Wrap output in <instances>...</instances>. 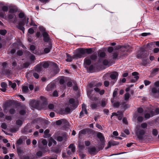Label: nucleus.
<instances>
[{
  "mask_svg": "<svg viewBox=\"0 0 159 159\" xmlns=\"http://www.w3.org/2000/svg\"><path fill=\"white\" fill-rule=\"evenodd\" d=\"M130 95L128 93H126L125 94V101L128 100L129 97H130Z\"/></svg>",
  "mask_w": 159,
  "mask_h": 159,
  "instance_id": "obj_43",
  "label": "nucleus"
},
{
  "mask_svg": "<svg viewBox=\"0 0 159 159\" xmlns=\"http://www.w3.org/2000/svg\"><path fill=\"white\" fill-rule=\"evenodd\" d=\"M69 103L71 105V106L74 108V109L76 108L78 106V104L75 103V100L73 98H70L69 100Z\"/></svg>",
  "mask_w": 159,
  "mask_h": 159,
  "instance_id": "obj_16",
  "label": "nucleus"
},
{
  "mask_svg": "<svg viewBox=\"0 0 159 159\" xmlns=\"http://www.w3.org/2000/svg\"><path fill=\"white\" fill-rule=\"evenodd\" d=\"M119 144V142L115 141L114 140L110 141L108 143L107 147L108 148H110L112 146H114L118 145Z\"/></svg>",
  "mask_w": 159,
  "mask_h": 159,
  "instance_id": "obj_18",
  "label": "nucleus"
},
{
  "mask_svg": "<svg viewBox=\"0 0 159 159\" xmlns=\"http://www.w3.org/2000/svg\"><path fill=\"white\" fill-rule=\"evenodd\" d=\"M51 47L46 48L44 49V52L45 53H49L51 49Z\"/></svg>",
  "mask_w": 159,
  "mask_h": 159,
  "instance_id": "obj_46",
  "label": "nucleus"
},
{
  "mask_svg": "<svg viewBox=\"0 0 159 159\" xmlns=\"http://www.w3.org/2000/svg\"><path fill=\"white\" fill-rule=\"evenodd\" d=\"M120 105V104L119 102H114L113 104V106L114 107L118 108Z\"/></svg>",
  "mask_w": 159,
  "mask_h": 159,
  "instance_id": "obj_59",
  "label": "nucleus"
},
{
  "mask_svg": "<svg viewBox=\"0 0 159 159\" xmlns=\"http://www.w3.org/2000/svg\"><path fill=\"white\" fill-rule=\"evenodd\" d=\"M19 157L20 159H31L28 156L22 155Z\"/></svg>",
  "mask_w": 159,
  "mask_h": 159,
  "instance_id": "obj_39",
  "label": "nucleus"
},
{
  "mask_svg": "<svg viewBox=\"0 0 159 159\" xmlns=\"http://www.w3.org/2000/svg\"><path fill=\"white\" fill-rule=\"evenodd\" d=\"M151 116L150 113H146L144 115V117L146 119H149Z\"/></svg>",
  "mask_w": 159,
  "mask_h": 159,
  "instance_id": "obj_63",
  "label": "nucleus"
},
{
  "mask_svg": "<svg viewBox=\"0 0 159 159\" xmlns=\"http://www.w3.org/2000/svg\"><path fill=\"white\" fill-rule=\"evenodd\" d=\"M26 107L25 105H22L20 107L19 114L21 116H24L26 114Z\"/></svg>",
  "mask_w": 159,
  "mask_h": 159,
  "instance_id": "obj_14",
  "label": "nucleus"
},
{
  "mask_svg": "<svg viewBox=\"0 0 159 159\" xmlns=\"http://www.w3.org/2000/svg\"><path fill=\"white\" fill-rule=\"evenodd\" d=\"M106 55L105 53L104 52H102L99 54V56L100 57H103Z\"/></svg>",
  "mask_w": 159,
  "mask_h": 159,
  "instance_id": "obj_57",
  "label": "nucleus"
},
{
  "mask_svg": "<svg viewBox=\"0 0 159 159\" xmlns=\"http://www.w3.org/2000/svg\"><path fill=\"white\" fill-rule=\"evenodd\" d=\"M118 90V88H116L115 89V90L113 93V98H115L116 97L117 94V90Z\"/></svg>",
  "mask_w": 159,
  "mask_h": 159,
  "instance_id": "obj_53",
  "label": "nucleus"
},
{
  "mask_svg": "<svg viewBox=\"0 0 159 159\" xmlns=\"http://www.w3.org/2000/svg\"><path fill=\"white\" fill-rule=\"evenodd\" d=\"M84 63L88 66L90 65L91 63V61L88 57L85 58L84 60Z\"/></svg>",
  "mask_w": 159,
  "mask_h": 159,
  "instance_id": "obj_25",
  "label": "nucleus"
},
{
  "mask_svg": "<svg viewBox=\"0 0 159 159\" xmlns=\"http://www.w3.org/2000/svg\"><path fill=\"white\" fill-rule=\"evenodd\" d=\"M2 88V89L1 90L3 92H5L6 90L7 87V84L4 82H1L0 84Z\"/></svg>",
  "mask_w": 159,
  "mask_h": 159,
  "instance_id": "obj_26",
  "label": "nucleus"
},
{
  "mask_svg": "<svg viewBox=\"0 0 159 159\" xmlns=\"http://www.w3.org/2000/svg\"><path fill=\"white\" fill-rule=\"evenodd\" d=\"M158 131L156 129H154L152 130V134L154 136H157L158 134Z\"/></svg>",
  "mask_w": 159,
  "mask_h": 159,
  "instance_id": "obj_42",
  "label": "nucleus"
},
{
  "mask_svg": "<svg viewBox=\"0 0 159 159\" xmlns=\"http://www.w3.org/2000/svg\"><path fill=\"white\" fill-rule=\"evenodd\" d=\"M139 73L137 72H134L132 73V75L133 76H135L133 78L130 80V82L131 83H134L136 82L139 79V77L138 76Z\"/></svg>",
  "mask_w": 159,
  "mask_h": 159,
  "instance_id": "obj_10",
  "label": "nucleus"
},
{
  "mask_svg": "<svg viewBox=\"0 0 159 159\" xmlns=\"http://www.w3.org/2000/svg\"><path fill=\"white\" fill-rule=\"evenodd\" d=\"M41 63H42L41 65L42 67H43L44 68H47L49 66V64L47 62H41Z\"/></svg>",
  "mask_w": 159,
  "mask_h": 159,
  "instance_id": "obj_33",
  "label": "nucleus"
},
{
  "mask_svg": "<svg viewBox=\"0 0 159 159\" xmlns=\"http://www.w3.org/2000/svg\"><path fill=\"white\" fill-rule=\"evenodd\" d=\"M146 48L142 47L140 48L137 52L136 57L138 59H141L147 57L148 54L146 52Z\"/></svg>",
  "mask_w": 159,
  "mask_h": 159,
  "instance_id": "obj_3",
  "label": "nucleus"
},
{
  "mask_svg": "<svg viewBox=\"0 0 159 159\" xmlns=\"http://www.w3.org/2000/svg\"><path fill=\"white\" fill-rule=\"evenodd\" d=\"M102 84L100 83H99L97 84L96 85H95L92 83H90L89 84V87L90 88H92L95 87H99Z\"/></svg>",
  "mask_w": 159,
  "mask_h": 159,
  "instance_id": "obj_31",
  "label": "nucleus"
},
{
  "mask_svg": "<svg viewBox=\"0 0 159 159\" xmlns=\"http://www.w3.org/2000/svg\"><path fill=\"white\" fill-rule=\"evenodd\" d=\"M65 111L66 114H70L71 112V108L68 107H66L65 108Z\"/></svg>",
  "mask_w": 159,
  "mask_h": 159,
  "instance_id": "obj_37",
  "label": "nucleus"
},
{
  "mask_svg": "<svg viewBox=\"0 0 159 159\" xmlns=\"http://www.w3.org/2000/svg\"><path fill=\"white\" fill-rule=\"evenodd\" d=\"M17 151L19 156H20L21 153H23V150L22 149L21 147L20 146H16Z\"/></svg>",
  "mask_w": 159,
  "mask_h": 159,
  "instance_id": "obj_28",
  "label": "nucleus"
},
{
  "mask_svg": "<svg viewBox=\"0 0 159 159\" xmlns=\"http://www.w3.org/2000/svg\"><path fill=\"white\" fill-rule=\"evenodd\" d=\"M64 120H63V119H62L61 120H57L56 122V124L57 125H61L62 124V122Z\"/></svg>",
  "mask_w": 159,
  "mask_h": 159,
  "instance_id": "obj_52",
  "label": "nucleus"
},
{
  "mask_svg": "<svg viewBox=\"0 0 159 159\" xmlns=\"http://www.w3.org/2000/svg\"><path fill=\"white\" fill-rule=\"evenodd\" d=\"M41 62L35 66V70L37 72H40L43 70Z\"/></svg>",
  "mask_w": 159,
  "mask_h": 159,
  "instance_id": "obj_21",
  "label": "nucleus"
},
{
  "mask_svg": "<svg viewBox=\"0 0 159 159\" xmlns=\"http://www.w3.org/2000/svg\"><path fill=\"white\" fill-rule=\"evenodd\" d=\"M89 98L92 101H97L98 100V98L94 96L93 95H88Z\"/></svg>",
  "mask_w": 159,
  "mask_h": 159,
  "instance_id": "obj_35",
  "label": "nucleus"
},
{
  "mask_svg": "<svg viewBox=\"0 0 159 159\" xmlns=\"http://www.w3.org/2000/svg\"><path fill=\"white\" fill-rule=\"evenodd\" d=\"M30 64L28 62H26L23 63L22 65H20V67L21 68V69L24 68H26L28 67Z\"/></svg>",
  "mask_w": 159,
  "mask_h": 159,
  "instance_id": "obj_32",
  "label": "nucleus"
},
{
  "mask_svg": "<svg viewBox=\"0 0 159 159\" xmlns=\"http://www.w3.org/2000/svg\"><path fill=\"white\" fill-rule=\"evenodd\" d=\"M28 32L30 34H33L34 32V30L32 28H30L28 30Z\"/></svg>",
  "mask_w": 159,
  "mask_h": 159,
  "instance_id": "obj_64",
  "label": "nucleus"
},
{
  "mask_svg": "<svg viewBox=\"0 0 159 159\" xmlns=\"http://www.w3.org/2000/svg\"><path fill=\"white\" fill-rule=\"evenodd\" d=\"M115 49L118 50L120 48V53L122 57H126L128 53H130L132 51V48L129 45H125L123 46L120 45L115 47Z\"/></svg>",
  "mask_w": 159,
  "mask_h": 159,
  "instance_id": "obj_2",
  "label": "nucleus"
},
{
  "mask_svg": "<svg viewBox=\"0 0 159 159\" xmlns=\"http://www.w3.org/2000/svg\"><path fill=\"white\" fill-rule=\"evenodd\" d=\"M101 106L102 107H104L106 105V103L104 100L102 99L101 101Z\"/></svg>",
  "mask_w": 159,
  "mask_h": 159,
  "instance_id": "obj_55",
  "label": "nucleus"
},
{
  "mask_svg": "<svg viewBox=\"0 0 159 159\" xmlns=\"http://www.w3.org/2000/svg\"><path fill=\"white\" fill-rule=\"evenodd\" d=\"M52 151L57 154L60 153L61 151V149L59 146H57L53 148Z\"/></svg>",
  "mask_w": 159,
  "mask_h": 159,
  "instance_id": "obj_20",
  "label": "nucleus"
},
{
  "mask_svg": "<svg viewBox=\"0 0 159 159\" xmlns=\"http://www.w3.org/2000/svg\"><path fill=\"white\" fill-rule=\"evenodd\" d=\"M9 84L13 89H14L16 86V84L15 83H12L11 81H9Z\"/></svg>",
  "mask_w": 159,
  "mask_h": 159,
  "instance_id": "obj_40",
  "label": "nucleus"
},
{
  "mask_svg": "<svg viewBox=\"0 0 159 159\" xmlns=\"http://www.w3.org/2000/svg\"><path fill=\"white\" fill-rule=\"evenodd\" d=\"M52 95L53 97H57L58 96V93L57 90H55L53 93Z\"/></svg>",
  "mask_w": 159,
  "mask_h": 159,
  "instance_id": "obj_61",
  "label": "nucleus"
},
{
  "mask_svg": "<svg viewBox=\"0 0 159 159\" xmlns=\"http://www.w3.org/2000/svg\"><path fill=\"white\" fill-rule=\"evenodd\" d=\"M17 11V8L15 6H13L10 8L9 10V12L11 13H14Z\"/></svg>",
  "mask_w": 159,
  "mask_h": 159,
  "instance_id": "obj_29",
  "label": "nucleus"
},
{
  "mask_svg": "<svg viewBox=\"0 0 159 159\" xmlns=\"http://www.w3.org/2000/svg\"><path fill=\"white\" fill-rule=\"evenodd\" d=\"M93 50H95L94 48H79L76 53L73 55V58H81L84 57L85 54H89L93 53L94 52Z\"/></svg>",
  "mask_w": 159,
  "mask_h": 159,
  "instance_id": "obj_1",
  "label": "nucleus"
},
{
  "mask_svg": "<svg viewBox=\"0 0 159 159\" xmlns=\"http://www.w3.org/2000/svg\"><path fill=\"white\" fill-rule=\"evenodd\" d=\"M118 73L116 71H113L111 73L110 77V78L114 80V82H115L118 79Z\"/></svg>",
  "mask_w": 159,
  "mask_h": 159,
  "instance_id": "obj_11",
  "label": "nucleus"
},
{
  "mask_svg": "<svg viewBox=\"0 0 159 159\" xmlns=\"http://www.w3.org/2000/svg\"><path fill=\"white\" fill-rule=\"evenodd\" d=\"M19 17L20 18H22L25 17V15L23 12H20L18 15Z\"/></svg>",
  "mask_w": 159,
  "mask_h": 159,
  "instance_id": "obj_58",
  "label": "nucleus"
},
{
  "mask_svg": "<svg viewBox=\"0 0 159 159\" xmlns=\"http://www.w3.org/2000/svg\"><path fill=\"white\" fill-rule=\"evenodd\" d=\"M29 18H27L26 20V17L25 16L24 19L19 22L18 25L16 26L17 28L19 30H21L23 33H24L25 30V28L24 26L25 24V21L26 20L27 24L29 22Z\"/></svg>",
  "mask_w": 159,
  "mask_h": 159,
  "instance_id": "obj_5",
  "label": "nucleus"
},
{
  "mask_svg": "<svg viewBox=\"0 0 159 159\" xmlns=\"http://www.w3.org/2000/svg\"><path fill=\"white\" fill-rule=\"evenodd\" d=\"M66 133L60 131H57L54 134L55 138L59 142L62 141L63 139L66 137Z\"/></svg>",
  "mask_w": 159,
  "mask_h": 159,
  "instance_id": "obj_4",
  "label": "nucleus"
},
{
  "mask_svg": "<svg viewBox=\"0 0 159 159\" xmlns=\"http://www.w3.org/2000/svg\"><path fill=\"white\" fill-rule=\"evenodd\" d=\"M9 112L11 114L13 115L16 113V111L15 109L12 108L10 109Z\"/></svg>",
  "mask_w": 159,
  "mask_h": 159,
  "instance_id": "obj_50",
  "label": "nucleus"
},
{
  "mask_svg": "<svg viewBox=\"0 0 159 159\" xmlns=\"http://www.w3.org/2000/svg\"><path fill=\"white\" fill-rule=\"evenodd\" d=\"M43 41L45 42H48L50 39L49 35L47 32H44L42 33Z\"/></svg>",
  "mask_w": 159,
  "mask_h": 159,
  "instance_id": "obj_15",
  "label": "nucleus"
},
{
  "mask_svg": "<svg viewBox=\"0 0 159 159\" xmlns=\"http://www.w3.org/2000/svg\"><path fill=\"white\" fill-rule=\"evenodd\" d=\"M42 152L41 151L37 152L36 153V155L39 157H40L42 156Z\"/></svg>",
  "mask_w": 159,
  "mask_h": 159,
  "instance_id": "obj_62",
  "label": "nucleus"
},
{
  "mask_svg": "<svg viewBox=\"0 0 159 159\" xmlns=\"http://www.w3.org/2000/svg\"><path fill=\"white\" fill-rule=\"evenodd\" d=\"M90 129L89 128H86L80 131L79 133V137H80V136H81L82 134H86L87 132L88 133L89 132Z\"/></svg>",
  "mask_w": 159,
  "mask_h": 159,
  "instance_id": "obj_19",
  "label": "nucleus"
},
{
  "mask_svg": "<svg viewBox=\"0 0 159 159\" xmlns=\"http://www.w3.org/2000/svg\"><path fill=\"white\" fill-rule=\"evenodd\" d=\"M90 59V60L92 61H95L96 60L97 58V55L96 53H94L93 54L90 56L89 57H88Z\"/></svg>",
  "mask_w": 159,
  "mask_h": 159,
  "instance_id": "obj_24",
  "label": "nucleus"
},
{
  "mask_svg": "<svg viewBox=\"0 0 159 159\" xmlns=\"http://www.w3.org/2000/svg\"><path fill=\"white\" fill-rule=\"evenodd\" d=\"M2 9L3 11L6 12L8 11V7L7 6H4L2 7Z\"/></svg>",
  "mask_w": 159,
  "mask_h": 159,
  "instance_id": "obj_54",
  "label": "nucleus"
},
{
  "mask_svg": "<svg viewBox=\"0 0 159 159\" xmlns=\"http://www.w3.org/2000/svg\"><path fill=\"white\" fill-rule=\"evenodd\" d=\"M40 98L43 101V104H47V99L45 97L43 96H41Z\"/></svg>",
  "mask_w": 159,
  "mask_h": 159,
  "instance_id": "obj_38",
  "label": "nucleus"
},
{
  "mask_svg": "<svg viewBox=\"0 0 159 159\" xmlns=\"http://www.w3.org/2000/svg\"><path fill=\"white\" fill-rule=\"evenodd\" d=\"M59 83L61 85H62V88L63 89H65L66 88V85L65 84V80L63 78H61L60 79Z\"/></svg>",
  "mask_w": 159,
  "mask_h": 159,
  "instance_id": "obj_22",
  "label": "nucleus"
},
{
  "mask_svg": "<svg viewBox=\"0 0 159 159\" xmlns=\"http://www.w3.org/2000/svg\"><path fill=\"white\" fill-rule=\"evenodd\" d=\"M59 114L60 115L66 114L65 109L61 108L59 111Z\"/></svg>",
  "mask_w": 159,
  "mask_h": 159,
  "instance_id": "obj_48",
  "label": "nucleus"
},
{
  "mask_svg": "<svg viewBox=\"0 0 159 159\" xmlns=\"http://www.w3.org/2000/svg\"><path fill=\"white\" fill-rule=\"evenodd\" d=\"M30 49L32 53L34 54H35L36 53V52H35V51H34V50L35 49V46H34L33 45H31L30 46Z\"/></svg>",
  "mask_w": 159,
  "mask_h": 159,
  "instance_id": "obj_36",
  "label": "nucleus"
},
{
  "mask_svg": "<svg viewBox=\"0 0 159 159\" xmlns=\"http://www.w3.org/2000/svg\"><path fill=\"white\" fill-rule=\"evenodd\" d=\"M88 152L91 155H95L96 153L97 149L95 147L87 148Z\"/></svg>",
  "mask_w": 159,
  "mask_h": 159,
  "instance_id": "obj_13",
  "label": "nucleus"
},
{
  "mask_svg": "<svg viewBox=\"0 0 159 159\" xmlns=\"http://www.w3.org/2000/svg\"><path fill=\"white\" fill-rule=\"evenodd\" d=\"M79 155L81 157V159H84L86 157V154L83 153L82 152H80L79 153Z\"/></svg>",
  "mask_w": 159,
  "mask_h": 159,
  "instance_id": "obj_44",
  "label": "nucleus"
},
{
  "mask_svg": "<svg viewBox=\"0 0 159 159\" xmlns=\"http://www.w3.org/2000/svg\"><path fill=\"white\" fill-rule=\"evenodd\" d=\"M28 129L27 127H25L22 131V133L24 134H27L28 133Z\"/></svg>",
  "mask_w": 159,
  "mask_h": 159,
  "instance_id": "obj_45",
  "label": "nucleus"
},
{
  "mask_svg": "<svg viewBox=\"0 0 159 159\" xmlns=\"http://www.w3.org/2000/svg\"><path fill=\"white\" fill-rule=\"evenodd\" d=\"M16 123L17 125L21 126L22 124L23 123L21 120L19 119L16 121Z\"/></svg>",
  "mask_w": 159,
  "mask_h": 159,
  "instance_id": "obj_51",
  "label": "nucleus"
},
{
  "mask_svg": "<svg viewBox=\"0 0 159 159\" xmlns=\"http://www.w3.org/2000/svg\"><path fill=\"white\" fill-rule=\"evenodd\" d=\"M54 84L53 83H52L48 84L46 90L48 91H51L54 88Z\"/></svg>",
  "mask_w": 159,
  "mask_h": 159,
  "instance_id": "obj_23",
  "label": "nucleus"
},
{
  "mask_svg": "<svg viewBox=\"0 0 159 159\" xmlns=\"http://www.w3.org/2000/svg\"><path fill=\"white\" fill-rule=\"evenodd\" d=\"M97 137L98 139H99L100 141L102 142L101 143L102 145L101 148V149H102L104 147V144L102 142L104 141V137L103 135L100 132L98 133L97 134Z\"/></svg>",
  "mask_w": 159,
  "mask_h": 159,
  "instance_id": "obj_12",
  "label": "nucleus"
},
{
  "mask_svg": "<svg viewBox=\"0 0 159 159\" xmlns=\"http://www.w3.org/2000/svg\"><path fill=\"white\" fill-rule=\"evenodd\" d=\"M148 58L144 59L142 61L141 64L142 65L145 66L148 64Z\"/></svg>",
  "mask_w": 159,
  "mask_h": 159,
  "instance_id": "obj_34",
  "label": "nucleus"
},
{
  "mask_svg": "<svg viewBox=\"0 0 159 159\" xmlns=\"http://www.w3.org/2000/svg\"><path fill=\"white\" fill-rule=\"evenodd\" d=\"M135 133L138 138L140 140H142L143 135L145 133V132L143 129L138 128L135 130Z\"/></svg>",
  "mask_w": 159,
  "mask_h": 159,
  "instance_id": "obj_7",
  "label": "nucleus"
},
{
  "mask_svg": "<svg viewBox=\"0 0 159 159\" xmlns=\"http://www.w3.org/2000/svg\"><path fill=\"white\" fill-rule=\"evenodd\" d=\"M23 143L22 139L20 138L16 141V146H20Z\"/></svg>",
  "mask_w": 159,
  "mask_h": 159,
  "instance_id": "obj_30",
  "label": "nucleus"
},
{
  "mask_svg": "<svg viewBox=\"0 0 159 159\" xmlns=\"http://www.w3.org/2000/svg\"><path fill=\"white\" fill-rule=\"evenodd\" d=\"M7 33V31L6 30H0V34L2 35H4Z\"/></svg>",
  "mask_w": 159,
  "mask_h": 159,
  "instance_id": "obj_47",
  "label": "nucleus"
},
{
  "mask_svg": "<svg viewBox=\"0 0 159 159\" xmlns=\"http://www.w3.org/2000/svg\"><path fill=\"white\" fill-rule=\"evenodd\" d=\"M52 67L50 71V74L52 76H54L59 72V69L57 64L55 63H52Z\"/></svg>",
  "mask_w": 159,
  "mask_h": 159,
  "instance_id": "obj_6",
  "label": "nucleus"
},
{
  "mask_svg": "<svg viewBox=\"0 0 159 159\" xmlns=\"http://www.w3.org/2000/svg\"><path fill=\"white\" fill-rule=\"evenodd\" d=\"M12 103V102L11 100H9L5 102L3 106L4 111H5V110H7V108L11 107Z\"/></svg>",
  "mask_w": 159,
  "mask_h": 159,
  "instance_id": "obj_17",
  "label": "nucleus"
},
{
  "mask_svg": "<svg viewBox=\"0 0 159 159\" xmlns=\"http://www.w3.org/2000/svg\"><path fill=\"white\" fill-rule=\"evenodd\" d=\"M154 86L155 87H153L151 89V92L153 95L157 93H159V88L157 89L156 88L159 87V81L155 82L154 83Z\"/></svg>",
  "mask_w": 159,
  "mask_h": 159,
  "instance_id": "obj_8",
  "label": "nucleus"
},
{
  "mask_svg": "<svg viewBox=\"0 0 159 159\" xmlns=\"http://www.w3.org/2000/svg\"><path fill=\"white\" fill-rule=\"evenodd\" d=\"M29 105L32 107L37 109L39 106V101H36L35 100H32L30 102Z\"/></svg>",
  "mask_w": 159,
  "mask_h": 159,
  "instance_id": "obj_9",
  "label": "nucleus"
},
{
  "mask_svg": "<svg viewBox=\"0 0 159 159\" xmlns=\"http://www.w3.org/2000/svg\"><path fill=\"white\" fill-rule=\"evenodd\" d=\"M28 90V88L27 86H24L22 88V91L23 93H26Z\"/></svg>",
  "mask_w": 159,
  "mask_h": 159,
  "instance_id": "obj_41",
  "label": "nucleus"
},
{
  "mask_svg": "<svg viewBox=\"0 0 159 159\" xmlns=\"http://www.w3.org/2000/svg\"><path fill=\"white\" fill-rule=\"evenodd\" d=\"M66 55L67 59L66 60L67 62H71L72 61L73 59L75 58H73V55L72 56V57L70 54H68L67 53H66Z\"/></svg>",
  "mask_w": 159,
  "mask_h": 159,
  "instance_id": "obj_27",
  "label": "nucleus"
},
{
  "mask_svg": "<svg viewBox=\"0 0 159 159\" xmlns=\"http://www.w3.org/2000/svg\"><path fill=\"white\" fill-rule=\"evenodd\" d=\"M98 107V105L97 104H96L94 103H93L91 105V107L93 109H95L97 108V107Z\"/></svg>",
  "mask_w": 159,
  "mask_h": 159,
  "instance_id": "obj_49",
  "label": "nucleus"
},
{
  "mask_svg": "<svg viewBox=\"0 0 159 159\" xmlns=\"http://www.w3.org/2000/svg\"><path fill=\"white\" fill-rule=\"evenodd\" d=\"M147 124L145 122L141 124V127L143 129L146 128L147 127Z\"/></svg>",
  "mask_w": 159,
  "mask_h": 159,
  "instance_id": "obj_56",
  "label": "nucleus"
},
{
  "mask_svg": "<svg viewBox=\"0 0 159 159\" xmlns=\"http://www.w3.org/2000/svg\"><path fill=\"white\" fill-rule=\"evenodd\" d=\"M114 50V48L112 47H109L107 49V51L109 53L112 52Z\"/></svg>",
  "mask_w": 159,
  "mask_h": 159,
  "instance_id": "obj_60",
  "label": "nucleus"
}]
</instances>
